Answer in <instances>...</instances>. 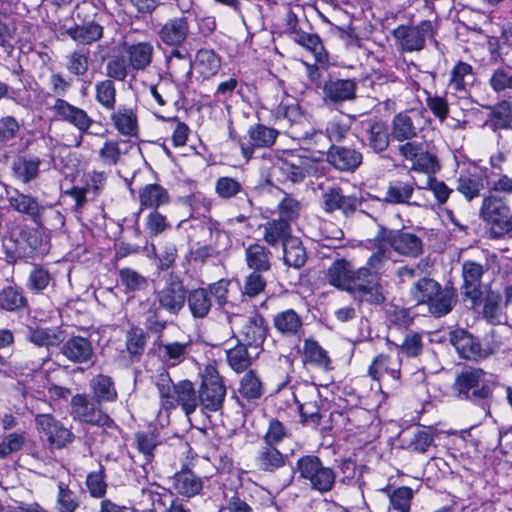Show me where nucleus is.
I'll return each instance as SVG.
<instances>
[{"label":"nucleus","mask_w":512,"mask_h":512,"mask_svg":"<svg viewBox=\"0 0 512 512\" xmlns=\"http://www.w3.org/2000/svg\"><path fill=\"white\" fill-rule=\"evenodd\" d=\"M410 293L416 303L429 304L430 312L438 317L448 314L455 302L453 291L441 290L440 285L430 278L419 280Z\"/></svg>","instance_id":"nucleus-1"},{"label":"nucleus","mask_w":512,"mask_h":512,"mask_svg":"<svg viewBox=\"0 0 512 512\" xmlns=\"http://www.w3.org/2000/svg\"><path fill=\"white\" fill-rule=\"evenodd\" d=\"M484 377L483 370L467 368L458 375L454 386L461 397L474 402H483V409L488 415L490 412L486 400L490 397L491 390L485 384Z\"/></svg>","instance_id":"nucleus-2"},{"label":"nucleus","mask_w":512,"mask_h":512,"mask_svg":"<svg viewBox=\"0 0 512 512\" xmlns=\"http://www.w3.org/2000/svg\"><path fill=\"white\" fill-rule=\"evenodd\" d=\"M402 360L398 352L390 349L388 354H380L373 359L369 368V376L379 382L380 387L396 389L400 385Z\"/></svg>","instance_id":"nucleus-3"},{"label":"nucleus","mask_w":512,"mask_h":512,"mask_svg":"<svg viewBox=\"0 0 512 512\" xmlns=\"http://www.w3.org/2000/svg\"><path fill=\"white\" fill-rule=\"evenodd\" d=\"M297 470L300 476L308 480L311 487L321 493L332 489L335 482V473L329 467H324L316 456H304L297 461Z\"/></svg>","instance_id":"nucleus-4"},{"label":"nucleus","mask_w":512,"mask_h":512,"mask_svg":"<svg viewBox=\"0 0 512 512\" xmlns=\"http://www.w3.org/2000/svg\"><path fill=\"white\" fill-rule=\"evenodd\" d=\"M52 109L59 119L71 124L80 132V136L75 143L76 147L81 146L83 134L99 135V133L91 131L95 125L99 124L93 120L85 110L61 98H57L54 101Z\"/></svg>","instance_id":"nucleus-5"},{"label":"nucleus","mask_w":512,"mask_h":512,"mask_svg":"<svg viewBox=\"0 0 512 512\" xmlns=\"http://www.w3.org/2000/svg\"><path fill=\"white\" fill-rule=\"evenodd\" d=\"M226 396V388L216 368L205 367L202 374V385L198 395L201 405L209 411L219 410Z\"/></svg>","instance_id":"nucleus-6"},{"label":"nucleus","mask_w":512,"mask_h":512,"mask_svg":"<svg viewBox=\"0 0 512 512\" xmlns=\"http://www.w3.org/2000/svg\"><path fill=\"white\" fill-rule=\"evenodd\" d=\"M227 321L232 331L242 336L246 345L258 347L265 340L267 329L260 315L247 317L238 313H227Z\"/></svg>","instance_id":"nucleus-7"},{"label":"nucleus","mask_w":512,"mask_h":512,"mask_svg":"<svg viewBox=\"0 0 512 512\" xmlns=\"http://www.w3.org/2000/svg\"><path fill=\"white\" fill-rule=\"evenodd\" d=\"M393 34L402 50L420 51L424 48L426 39L433 38L434 27L430 20H424L415 26H398Z\"/></svg>","instance_id":"nucleus-8"},{"label":"nucleus","mask_w":512,"mask_h":512,"mask_svg":"<svg viewBox=\"0 0 512 512\" xmlns=\"http://www.w3.org/2000/svg\"><path fill=\"white\" fill-rule=\"evenodd\" d=\"M71 415L80 422L106 426L111 420L100 408L97 400L87 394H77L71 399Z\"/></svg>","instance_id":"nucleus-9"},{"label":"nucleus","mask_w":512,"mask_h":512,"mask_svg":"<svg viewBox=\"0 0 512 512\" xmlns=\"http://www.w3.org/2000/svg\"><path fill=\"white\" fill-rule=\"evenodd\" d=\"M378 241L383 246L393 248L398 254L407 257H418L422 253V241L414 234L381 228Z\"/></svg>","instance_id":"nucleus-10"},{"label":"nucleus","mask_w":512,"mask_h":512,"mask_svg":"<svg viewBox=\"0 0 512 512\" xmlns=\"http://www.w3.org/2000/svg\"><path fill=\"white\" fill-rule=\"evenodd\" d=\"M314 168L315 163L310 158L294 152H287L278 159L274 171L278 172L285 180L296 183L302 181L306 175L311 174Z\"/></svg>","instance_id":"nucleus-11"},{"label":"nucleus","mask_w":512,"mask_h":512,"mask_svg":"<svg viewBox=\"0 0 512 512\" xmlns=\"http://www.w3.org/2000/svg\"><path fill=\"white\" fill-rule=\"evenodd\" d=\"M157 300L161 308L171 314H177L186 301V291L182 281L174 275L165 279L163 285L157 290Z\"/></svg>","instance_id":"nucleus-12"},{"label":"nucleus","mask_w":512,"mask_h":512,"mask_svg":"<svg viewBox=\"0 0 512 512\" xmlns=\"http://www.w3.org/2000/svg\"><path fill=\"white\" fill-rule=\"evenodd\" d=\"M450 342L462 358L472 360L485 358L500 348L499 341H497L493 347L488 346L487 348H482V345L463 329H457L451 332Z\"/></svg>","instance_id":"nucleus-13"},{"label":"nucleus","mask_w":512,"mask_h":512,"mask_svg":"<svg viewBox=\"0 0 512 512\" xmlns=\"http://www.w3.org/2000/svg\"><path fill=\"white\" fill-rule=\"evenodd\" d=\"M480 213L485 221L501 231H508L512 227L511 211L501 198L495 196L485 197Z\"/></svg>","instance_id":"nucleus-14"},{"label":"nucleus","mask_w":512,"mask_h":512,"mask_svg":"<svg viewBox=\"0 0 512 512\" xmlns=\"http://www.w3.org/2000/svg\"><path fill=\"white\" fill-rule=\"evenodd\" d=\"M35 421L38 430L43 432L47 436L48 441L54 446L61 448L72 442L74 438L73 433L51 414H38Z\"/></svg>","instance_id":"nucleus-15"},{"label":"nucleus","mask_w":512,"mask_h":512,"mask_svg":"<svg viewBox=\"0 0 512 512\" xmlns=\"http://www.w3.org/2000/svg\"><path fill=\"white\" fill-rule=\"evenodd\" d=\"M358 277L361 275L344 259L334 261L326 272V279L330 285L347 292H350Z\"/></svg>","instance_id":"nucleus-16"},{"label":"nucleus","mask_w":512,"mask_h":512,"mask_svg":"<svg viewBox=\"0 0 512 512\" xmlns=\"http://www.w3.org/2000/svg\"><path fill=\"white\" fill-rule=\"evenodd\" d=\"M484 273L483 266L473 261H465L462 266L464 284L462 295L471 300L472 305L479 303L482 296L481 278Z\"/></svg>","instance_id":"nucleus-17"},{"label":"nucleus","mask_w":512,"mask_h":512,"mask_svg":"<svg viewBox=\"0 0 512 512\" xmlns=\"http://www.w3.org/2000/svg\"><path fill=\"white\" fill-rule=\"evenodd\" d=\"M278 136V131L262 124L251 126L248 130V144L241 143V151L246 160L253 154V148L272 146Z\"/></svg>","instance_id":"nucleus-18"},{"label":"nucleus","mask_w":512,"mask_h":512,"mask_svg":"<svg viewBox=\"0 0 512 512\" xmlns=\"http://www.w3.org/2000/svg\"><path fill=\"white\" fill-rule=\"evenodd\" d=\"M357 83L352 79H329L324 83V100L333 104H340L354 100Z\"/></svg>","instance_id":"nucleus-19"},{"label":"nucleus","mask_w":512,"mask_h":512,"mask_svg":"<svg viewBox=\"0 0 512 512\" xmlns=\"http://www.w3.org/2000/svg\"><path fill=\"white\" fill-rule=\"evenodd\" d=\"M295 398L299 404V410L304 421L318 422L320 419L319 406L317 404L318 389L313 384H304L296 390Z\"/></svg>","instance_id":"nucleus-20"},{"label":"nucleus","mask_w":512,"mask_h":512,"mask_svg":"<svg viewBox=\"0 0 512 512\" xmlns=\"http://www.w3.org/2000/svg\"><path fill=\"white\" fill-rule=\"evenodd\" d=\"M349 293L359 302L379 305L385 301L383 286L374 279L361 282V277H358Z\"/></svg>","instance_id":"nucleus-21"},{"label":"nucleus","mask_w":512,"mask_h":512,"mask_svg":"<svg viewBox=\"0 0 512 512\" xmlns=\"http://www.w3.org/2000/svg\"><path fill=\"white\" fill-rule=\"evenodd\" d=\"M328 162L340 171H354L362 163V154L355 149L331 146Z\"/></svg>","instance_id":"nucleus-22"},{"label":"nucleus","mask_w":512,"mask_h":512,"mask_svg":"<svg viewBox=\"0 0 512 512\" xmlns=\"http://www.w3.org/2000/svg\"><path fill=\"white\" fill-rule=\"evenodd\" d=\"M61 353L73 363H86L93 357L91 342L81 336L69 338L61 347Z\"/></svg>","instance_id":"nucleus-23"},{"label":"nucleus","mask_w":512,"mask_h":512,"mask_svg":"<svg viewBox=\"0 0 512 512\" xmlns=\"http://www.w3.org/2000/svg\"><path fill=\"white\" fill-rule=\"evenodd\" d=\"M473 81V67L468 63L459 61L450 71L447 87L453 94L464 97Z\"/></svg>","instance_id":"nucleus-24"},{"label":"nucleus","mask_w":512,"mask_h":512,"mask_svg":"<svg viewBox=\"0 0 512 512\" xmlns=\"http://www.w3.org/2000/svg\"><path fill=\"white\" fill-rule=\"evenodd\" d=\"M188 33L189 25L187 18L181 16L168 20L159 30L158 35L166 45L178 46L186 40Z\"/></svg>","instance_id":"nucleus-25"},{"label":"nucleus","mask_w":512,"mask_h":512,"mask_svg":"<svg viewBox=\"0 0 512 512\" xmlns=\"http://www.w3.org/2000/svg\"><path fill=\"white\" fill-rule=\"evenodd\" d=\"M324 207L328 212L340 210L343 214L353 213L359 201L355 196H345L338 188H331L323 195Z\"/></svg>","instance_id":"nucleus-26"},{"label":"nucleus","mask_w":512,"mask_h":512,"mask_svg":"<svg viewBox=\"0 0 512 512\" xmlns=\"http://www.w3.org/2000/svg\"><path fill=\"white\" fill-rule=\"evenodd\" d=\"M173 488L178 494L190 498L200 493L203 481L192 471L183 470L174 475Z\"/></svg>","instance_id":"nucleus-27"},{"label":"nucleus","mask_w":512,"mask_h":512,"mask_svg":"<svg viewBox=\"0 0 512 512\" xmlns=\"http://www.w3.org/2000/svg\"><path fill=\"white\" fill-rule=\"evenodd\" d=\"M156 386L160 396L161 408L170 411L178 407L179 382L173 383L169 375L160 374Z\"/></svg>","instance_id":"nucleus-28"},{"label":"nucleus","mask_w":512,"mask_h":512,"mask_svg":"<svg viewBox=\"0 0 512 512\" xmlns=\"http://www.w3.org/2000/svg\"><path fill=\"white\" fill-rule=\"evenodd\" d=\"M413 192L414 186L412 183L394 180L389 182L384 200L391 204H413L421 206L423 203L420 201H410Z\"/></svg>","instance_id":"nucleus-29"},{"label":"nucleus","mask_w":512,"mask_h":512,"mask_svg":"<svg viewBox=\"0 0 512 512\" xmlns=\"http://www.w3.org/2000/svg\"><path fill=\"white\" fill-rule=\"evenodd\" d=\"M111 121L115 129L123 136L136 137L138 135V119L132 109L120 107L111 114Z\"/></svg>","instance_id":"nucleus-30"},{"label":"nucleus","mask_w":512,"mask_h":512,"mask_svg":"<svg viewBox=\"0 0 512 512\" xmlns=\"http://www.w3.org/2000/svg\"><path fill=\"white\" fill-rule=\"evenodd\" d=\"M275 329L284 336H295L302 329V319L293 309H287L274 316Z\"/></svg>","instance_id":"nucleus-31"},{"label":"nucleus","mask_w":512,"mask_h":512,"mask_svg":"<svg viewBox=\"0 0 512 512\" xmlns=\"http://www.w3.org/2000/svg\"><path fill=\"white\" fill-rule=\"evenodd\" d=\"M256 465L262 471L274 472L285 465V457L275 446L265 444L257 453Z\"/></svg>","instance_id":"nucleus-32"},{"label":"nucleus","mask_w":512,"mask_h":512,"mask_svg":"<svg viewBox=\"0 0 512 512\" xmlns=\"http://www.w3.org/2000/svg\"><path fill=\"white\" fill-rule=\"evenodd\" d=\"M417 135L411 112L397 114L391 122V136L397 141L410 140Z\"/></svg>","instance_id":"nucleus-33"},{"label":"nucleus","mask_w":512,"mask_h":512,"mask_svg":"<svg viewBox=\"0 0 512 512\" xmlns=\"http://www.w3.org/2000/svg\"><path fill=\"white\" fill-rule=\"evenodd\" d=\"M129 66L135 70H143L152 61L154 48L148 42H139L127 47Z\"/></svg>","instance_id":"nucleus-34"},{"label":"nucleus","mask_w":512,"mask_h":512,"mask_svg":"<svg viewBox=\"0 0 512 512\" xmlns=\"http://www.w3.org/2000/svg\"><path fill=\"white\" fill-rule=\"evenodd\" d=\"M245 261L248 268L256 272H267L271 267L270 252L257 243L246 247Z\"/></svg>","instance_id":"nucleus-35"},{"label":"nucleus","mask_w":512,"mask_h":512,"mask_svg":"<svg viewBox=\"0 0 512 512\" xmlns=\"http://www.w3.org/2000/svg\"><path fill=\"white\" fill-rule=\"evenodd\" d=\"M141 208L157 209L169 203L170 197L165 188L158 184H148L139 192Z\"/></svg>","instance_id":"nucleus-36"},{"label":"nucleus","mask_w":512,"mask_h":512,"mask_svg":"<svg viewBox=\"0 0 512 512\" xmlns=\"http://www.w3.org/2000/svg\"><path fill=\"white\" fill-rule=\"evenodd\" d=\"M221 67L220 57L211 49H200L195 59L196 71L205 79L215 76Z\"/></svg>","instance_id":"nucleus-37"},{"label":"nucleus","mask_w":512,"mask_h":512,"mask_svg":"<svg viewBox=\"0 0 512 512\" xmlns=\"http://www.w3.org/2000/svg\"><path fill=\"white\" fill-rule=\"evenodd\" d=\"M65 34L71 37L75 42L83 45H88L98 41L103 35V28L94 23L85 25H75L65 29Z\"/></svg>","instance_id":"nucleus-38"},{"label":"nucleus","mask_w":512,"mask_h":512,"mask_svg":"<svg viewBox=\"0 0 512 512\" xmlns=\"http://www.w3.org/2000/svg\"><path fill=\"white\" fill-rule=\"evenodd\" d=\"M380 241H378V234L373 239V247L377 249L375 253H373L368 261L367 266L362 267L357 270V273L361 275V277H365L371 273H378L381 271L387 261L390 258V251L388 246L381 245Z\"/></svg>","instance_id":"nucleus-39"},{"label":"nucleus","mask_w":512,"mask_h":512,"mask_svg":"<svg viewBox=\"0 0 512 512\" xmlns=\"http://www.w3.org/2000/svg\"><path fill=\"white\" fill-rule=\"evenodd\" d=\"M264 393V386L260 377L254 372H247L240 380L238 394L247 402L259 399Z\"/></svg>","instance_id":"nucleus-40"},{"label":"nucleus","mask_w":512,"mask_h":512,"mask_svg":"<svg viewBox=\"0 0 512 512\" xmlns=\"http://www.w3.org/2000/svg\"><path fill=\"white\" fill-rule=\"evenodd\" d=\"M291 238L290 225L285 220H272L264 225V240L271 246H283Z\"/></svg>","instance_id":"nucleus-41"},{"label":"nucleus","mask_w":512,"mask_h":512,"mask_svg":"<svg viewBox=\"0 0 512 512\" xmlns=\"http://www.w3.org/2000/svg\"><path fill=\"white\" fill-rule=\"evenodd\" d=\"M186 299L189 309L195 318H204L211 310L212 302L205 288L192 290L189 295L186 296Z\"/></svg>","instance_id":"nucleus-42"},{"label":"nucleus","mask_w":512,"mask_h":512,"mask_svg":"<svg viewBox=\"0 0 512 512\" xmlns=\"http://www.w3.org/2000/svg\"><path fill=\"white\" fill-rule=\"evenodd\" d=\"M7 194L9 192L7 191ZM10 206L19 213L31 216L32 218L38 217L42 212V207L36 199L31 196L19 193L17 190L13 194L8 195Z\"/></svg>","instance_id":"nucleus-43"},{"label":"nucleus","mask_w":512,"mask_h":512,"mask_svg":"<svg viewBox=\"0 0 512 512\" xmlns=\"http://www.w3.org/2000/svg\"><path fill=\"white\" fill-rule=\"evenodd\" d=\"M284 262L291 267L300 268L306 262V252L300 239L292 237L283 245Z\"/></svg>","instance_id":"nucleus-44"},{"label":"nucleus","mask_w":512,"mask_h":512,"mask_svg":"<svg viewBox=\"0 0 512 512\" xmlns=\"http://www.w3.org/2000/svg\"><path fill=\"white\" fill-rule=\"evenodd\" d=\"M27 339L40 347L56 346L62 341V333L53 328H29Z\"/></svg>","instance_id":"nucleus-45"},{"label":"nucleus","mask_w":512,"mask_h":512,"mask_svg":"<svg viewBox=\"0 0 512 512\" xmlns=\"http://www.w3.org/2000/svg\"><path fill=\"white\" fill-rule=\"evenodd\" d=\"M178 406L182 408L185 415L189 417L195 412L199 399L194 385L189 380L179 381Z\"/></svg>","instance_id":"nucleus-46"},{"label":"nucleus","mask_w":512,"mask_h":512,"mask_svg":"<svg viewBox=\"0 0 512 512\" xmlns=\"http://www.w3.org/2000/svg\"><path fill=\"white\" fill-rule=\"evenodd\" d=\"M94 400L100 404L101 401H114L117 398V392L114 388L113 382L110 377L98 375L92 379L90 384Z\"/></svg>","instance_id":"nucleus-47"},{"label":"nucleus","mask_w":512,"mask_h":512,"mask_svg":"<svg viewBox=\"0 0 512 512\" xmlns=\"http://www.w3.org/2000/svg\"><path fill=\"white\" fill-rule=\"evenodd\" d=\"M303 355L306 362L328 369L330 358L326 351L314 340L306 339L303 344Z\"/></svg>","instance_id":"nucleus-48"},{"label":"nucleus","mask_w":512,"mask_h":512,"mask_svg":"<svg viewBox=\"0 0 512 512\" xmlns=\"http://www.w3.org/2000/svg\"><path fill=\"white\" fill-rule=\"evenodd\" d=\"M40 164L41 160L38 157H23L14 163L13 170L19 179L28 183L37 177Z\"/></svg>","instance_id":"nucleus-49"},{"label":"nucleus","mask_w":512,"mask_h":512,"mask_svg":"<svg viewBox=\"0 0 512 512\" xmlns=\"http://www.w3.org/2000/svg\"><path fill=\"white\" fill-rule=\"evenodd\" d=\"M368 145L375 152L386 150L389 145V134L383 122L371 124L368 130Z\"/></svg>","instance_id":"nucleus-50"},{"label":"nucleus","mask_w":512,"mask_h":512,"mask_svg":"<svg viewBox=\"0 0 512 512\" xmlns=\"http://www.w3.org/2000/svg\"><path fill=\"white\" fill-rule=\"evenodd\" d=\"M123 144H125L123 141L106 140L98 153L101 162L107 166L116 165L122 154L125 153L122 148Z\"/></svg>","instance_id":"nucleus-51"},{"label":"nucleus","mask_w":512,"mask_h":512,"mask_svg":"<svg viewBox=\"0 0 512 512\" xmlns=\"http://www.w3.org/2000/svg\"><path fill=\"white\" fill-rule=\"evenodd\" d=\"M189 343L172 342L161 346L164 362L168 366H176L184 361Z\"/></svg>","instance_id":"nucleus-52"},{"label":"nucleus","mask_w":512,"mask_h":512,"mask_svg":"<svg viewBox=\"0 0 512 512\" xmlns=\"http://www.w3.org/2000/svg\"><path fill=\"white\" fill-rule=\"evenodd\" d=\"M489 82L495 92L510 93L512 91V67L496 69L491 75Z\"/></svg>","instance_id":"nucleus-53"},{"label":"nucleus","mask_w":512,"mask_h":512,"mask_svg":"<svg viewBox=\"0 0 512 512\" xmlns=\"http://www.w3.org/2000/svg\"><path fill=\"white\" fill-rule=\"evenodd\" d=\"M350 123L349 119L342 116L332 118L326 126L328 142L342 141L350 131Z\"/></svg>","instance_id":"nucleus-54"},{"label":"nucleus","mask_w":512,"mask_h":512,"mask_svg":"<svg viewBox=\"0 0 512 512\" xmlns=\"http://www.w3.org/2000/svg\"><path fill=\"white\" fill-rule=\"evenodd\" d=\"M26 305L22 292L15 287L4 288L0 293V307L7 311H15Z\"/></svg>","instance_id":"nucleus-55"},{"label":"nucleus","mask_w":512,"mask_h":512,"mask_svg":"<svg viewBox=\"0 0 512 512\" xmlns=\"http://www.w3.org/2000/svg\"><path fill=\"white\" fill-rule=\"evenodd\" d=\"M457 189L466 199L471 200L479 196L480 191L483 189V182L477 175H461L458 180Z\"/></svg>","instance_id":"nucleus-56"},{"label":"nucleus","mask_w":512,"mask_h":512,"mask_svg":"<svg viewBox=\"0 0 512 512\" xmlns=\"http://www.w3.org/2000/svg\"><path fill=\"white\" fill-rule=\"evenodd\" d=\"M423 335L419 333H408L401 345H394L393 352L404 353L408 357H417L423 350Z\"/></svg>","instance_id":"nucleus-57"},{"label":"nucleus","mask_w":512,"mask_h":512,"mask_svg":"<svg viewBox=\"0 0 512 512\" xmlns=\"http://www.w3.org/2000/svg\"><path fill=\"white\" fill-rule=\"evenodd\" d=\"M415 185L418 190L432 191L439 204L445 203L452 192V189H450L444 182L439 181L430 175L423 183H415Z\"/></svg>","instance_id":"nucleus-58"},{"label":"nucleus","mask_w":512,"mask_h":512,"mask_svg":"<svg viewBox=\"0 0 512 512\" xmlns=\"http://www.w3.org/2000/svg\"><path fill=\"white\" fill-rule=\"evenodd\" d=\"M414 492L411 488L402 486L393 490L389 495L390 504L398 512H409Z\"/></svg>","instance_id":"nucleus-59"},{"label":"nucleus","mask_w":512,"mask_h":512,"mask_svg":"<svg viewBox=\"0 0 512 512\" xmlns=\"http://www.w3.org/2000/svg\"><path fill=\"white\" fill-rule=\"evenodd\" d=\"M96 100L106 109H114L116 103V89L111 80H104L96 84Z\"/></svg>","instance_id":"nucleus-60"},{"label":"nucleus","mask_w":512,"mask_h":512,"mask_svg":"<svg viewBox=\"0 0 512 512\" xmlns=\"http://www.w3.org/2000/svg\"><path fill=\"white\" fill-rule=\"evenodd\" d=\"M433 442V435L426 428H416L409 438L408 447L415 452L424 453Z\"/></svg>","instance_id":"nucleus-61"},{"label":"nucleus","mask_w":512,"mask_h":512,"mask_svg":"<svg viewBox=\"0 0 512 512\" xmlns=\"http://www.w3.org/2000/svg\"><path fill=\"white\" fill-rule=\"evenodd\" d=\"M230 367L236 372L244 371L250 365V357L245 345H239L227 352Z\"/></svg>","instance_id":"nucleus-62"},{"label":"nucleus","mask_w":512,"mask_h":512,"mask_svg":"<svg viewBox=\"0 0 512 512\" xmlns=\"http://www.w3.org/2000/svg\"><path fill=\"white\" fill-rule=\"evenodd\" d=\"M51 279V275L46 269L35 267L29 274L27 287L29 290L39 293L47 288Z\"/></svg>","instance_id":"nucleus-63"},{"label":"nucleus","mask_w":512,"mask_h":512,"mask_svg":"<svg viewBox=\"0 0 512 512\" xmlns=\"http://www.w3.org/2000/svg\"><path fill=\"white\" fill-rule=\"evenodd\" d=\"M242 190V185L232 177H220L215 183V191L220 198L229 199Z\"/></svg>","instance_id":"nucleus-64"}]
</instances>
